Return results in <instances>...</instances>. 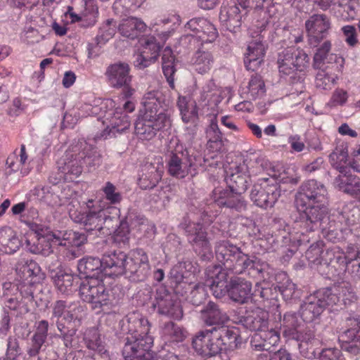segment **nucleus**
<instances>
[{
    "label": "nucleus",
    "mask_w": 360,
    "mask_h": 360,
    "mask_svg": "<svg viewBox=\"0 0 360 360\" xmlns=\"http://www.w3.org/2000/svg\"><path fill=\"white\" fill-rule=\"evenodd\" d=\"M327 189L325 186L315 180L310 179L304 182L296 194L295 206L300 212L299 219L295 221L292 231L289 232V239L292 248L283 257L287 262L293 255L297 248L309 241L306 233L321 229L323 237L329 241H334L338 233L330 229L332 215L328 216V210L326 205Z\"/></svg>",
    "instance_id": "obj_1"
},
{
    "label": "nucleus",
    "mask_w": 360,
    "mask_h": 360,
    "mask_svg": "<svg viewBox=\"0 0 360 360\" xmlns=\"http://www.w3.org/2000/svg\"><path fill=\"white\" fill-rule=\"evenodd\" d=\"M114 252L104 254L102 259L86 257L81 259L77 265L79 273L85 276L79 285L80 297L89 302L94 309H101L105 312L117 304L115 289L105 287V280L115 276L108 272L114 271V262L108 259H113Z\"/></svg>",
    "instance_id": "obj_2"
},
{
    "label": "nucleus",
    "mask_w": 360,
    "mask_h": 360,
    "mask_svg": "<svg viewBox=\"0 0 360 360\" xmlns=\"http://www.w3.org/2000/svg\"><path fill=\"white\" fill-rule=\"evenodd\" d=\"M70 217L76 223L82 224L84 230L90 235L97 236L112 233L113 222L117 219L110 214L118 215L120 211L103 201L89 200L82 205L73 198L68 204Z\"/></svg>",
    "instance_id": "obj_3"
},
{
    "label": "nucleus",
    "mask_w": 360,
    "mask_h": 360,
    "mask_svg": "<svg viewBox=\"0 0 360 360\" xmlns=\"http://www.w3.org/2000/svg\"><path fill=\"white\" fill-rule=\"evenodd\" d=\"M142 105L135 122V134L139 139L150 140L158 131L170 127L171 101L166 100L161 92L150 91L143 96Z\"/></svg>",
    "instance_id": "obj_4"
},
{
    "label": "nucleus",
    "mask_w": 360,
    "mask_h": 360,
    "mask_svg": "<svg viewBox=\"0 0 360 360\" xmlns=\"http://www.w3.org/2000/svg\"><path fill=\"white\" fill-rule=\"evenodd\" d=\"M180 22V16L176 13H169L151 22L149 29L153 34L139 40V51L134 56V66L139 69H143L154 63L159 56L161 48L173 35Z\"/></svg>",
    "instance_id": "obj_5"
},
{
    "label": "nucleus",
    "mask_w": 360,
    "mask_h": 360,
    "mask_svg": "<svg viewBox=\"0 0 360 360\" xmlns=\"http://www.w3.org/2000/svg\"><path fill=\"white\" fill-rule=\"evenodd\" d=\"M150 324L138 311L129 313L123 321L122 330L127 337L122 349L124 360H153L150 349L153 338L150 335Z\"/></svg>",
    "instance_id": "obj_6"
},
{
    "label": "nucleus",
    "mask_w": 360,
    "mask_h": 360,
    "mask_svg": "<svg viewBox=\"0 0 360 360\" xmlns=\"http://www.w3.org/2000/svg\"><path fill=\"white\" fill-rule=\"evenodd\" d=\"M356 300L354 289L347 283L322 288L310 295L301 305L300 316L304 323H312L327 307L347 305Z\"/></svg>",
    "instance_id": "obj_7"
},
{
    "label": "nucleus",
    "mask_w": 360,
    "mask_h": 360,
    "mask_svg": "<svg viewBox=\"0 0 360 360\" xmlns=\"http://www.w3.org/2000/svg\"><path fill=\"white\" fill-rule=\"evenodd\" d=\"M86 240L84 234L72 230L48 232L34 241L25 240V248L32 253L48 256L53 252L56 246L58 253L71 260L79 255V247Z\"/></svg>",
    "instance_id": "obj_8"
},
{
    "label": "nucleus",
    "mask_w": 360,
    "mask_h": 360,
    "mask_svg": "<svg viewBox=\"0 0 360 360\" xmlns=\"http://www.w3.org/2000/svg\"><path fill=\"white\" fill-rule=\"evenodd\" d=\"M60 178L72 181L82 172L83 165L91 168L101 164V156L97 150L84 140H81L58 162Z\"/></svg>",
    "instance_id": "obj_9"
},
{
    "label": "nucleus",
    "mask_w": 360,
    "mask_h": 360,
    "mask_svg": "<svg viewBox=\"0 0 360 360\" xmlns=\"http://www.w3.org/2000/svg\"><path fill=\"white\" fill-rule=\"evenodd\" d=\"M232 95L230 87H218L212 80L207 82L202 87L198 104L204 110V113L214 117L206 129L207 140L222 139L221 132L216 120L217 115L221 112L219 104L225 98H227L226 103H229Z\"/></svg>",
    "instance_id": "obj_10"
},
{
    "label": "nucleus",
    "mask_w": 360,
    "mask_h": 360,
    "mask_svg": "<svg viewBox=\"0 0 360 360\" xmlns=\"http://www.w3.org/2000/svg\"><path fill=\"white\" fill-rule=\"evenodd\" d=\"M304 323L300 314L293 312L285 314L281 324L283 336L287 340H294L298 343L300 352L307 358L315 356L316 348L319 340L315 338L314 333L308 327H304Z\"/></svg>",
    "instance_id": "obj_11"
},
{
    "label": "nucleus",
    "mask_w": 360,
    "mask_h": 360,
    "mask_svg": "<svg viewBox=\"0 0 360 360\" xmlns=\"http://www.w3.org/2000/svg\"><path fill=\"white\" fill-rule=\"evenodd\" d=\"M354 250L353 247H348L347 254L338 246H333L322 251L321 244L316 243L311 245L306 252V257L309 262L320 265L318 270L320 272L325 273L321 268L326 266L328 269L327 274L332 276H338L346 271V266L349 261V257Z\"/></svg>",
    "instance_id": "obj_12"
},
{
    "label": "nucleus",
    "mask_w": 360,
    "mask_h": 360,
    "mask_svg": "<svg viewBox=\"0 0 360 360\" xmlns=\"http://www.w3.org/2000/svg\"><path fill=\"white\" fill-rule=\"evenodd\" d=\"M195 268L191 261L179 262L170 270L169 278L176 283L174 290L176 294L183 296L190 291L186 298L193 304L198 305L205 297V290L200 283H195Z\"/></svg>",
    "instance_id": "obj_13"
},
{
    "label": "nucleus",
    "mask_w": 360,
    "mask_h": 360,
    "mask_svg": "<svg viewBox=\"0 0 360 360\" xmlns=\"http://www.w3.org/2000/svg\"><path fill=\"white\" fill-rule=\"evenodd\" d=\"M113 259H108L114 262V271L108 272L117 276L122 274L134 276V280L141 281L150 272V264L147 254L142 249L131 250L129 255L121 251H114Z\"/></svg>",
    "instance_id": "obj_14"
},
{
    "label": "nucleus",
    "mask_w": 360,
    "mask_h": 360,
    "mask_svg": "<svg viewBox=\"0 0 360 360\" xmlns=\"http://www.w3.org/2000/svg\"><path fill=\"white\" fill-rule=\"evenodd\" d=\"M331 47V41L326 40L317 48L314 56V68L321 70L316 77V86L321 89H331L338 79L337 75L329 74L323 67L332 65L336 71L341 72L345 63L343 57L330 52Z\"/></svg>",
    "instance_id": "obj_15"
},
{
    "label": "nucleus",
    "mask_w": 360,
    "mask_h": 360,
    "mask_svg": "<svg viewBox=\"0 0 360 360\" xmlns=\"http://www.w3.org/2000/svg\"><path fill=\"white\" fill-rule=\"evenodd\" d=\"M269 177L257 179L251 191L250 198L254 203L260 207L267 209L272 207L281 195L279 182L288 183L293 179L277 175L271 166L266 170Z\"/></svg>",
    "instance_id": "obj_16"
},
{
    "label": "nucleus",
    "mask_w": 360,
    "mask_h": 360,
    "mask_svg": "<svg viewBox=\"0 0 360 360\" xmlns=\"http://www.w3.org/2000/svg\"><path fill=\"white\" fill-rule=\"evenodd\" d=\"M269 167L270 162L263 158L233 165L225 169L226 183L231 191L242 195L248 188L250 176L265 172Z\"/></svg>",
    "instance_id": "obj_17"
},
{
    "label": "nucleus",
    "mask_w": 360,
    "mask_h": 360,
    "mask_svg": "<svg viewBox=\"0 0 360 360\" xmlns=\"http://www.w3.org/2000/svg\"><path fill=\"white\" fill-rule=\"evenodd\" d=\"M310 64L309 56L302 50L289 47L278 54V66L280 74L289 77L292 84L304 81Z\"/></svg>",
    "instance_id": "obj_18"
},
{
    "label": "nucleus",
    "mask_w": 360,
    "mask_h": 360,
    "mask_svg": "<svg viewBox=\"0 0 360 360\" xmlns=\"http://www.w3.org/2000/svg\"><path fill=\"white\" fill-rule=\"evenodd\" d=\"M135 104L132 101H127L123 108L115 105L112 108H105L103 115L98 118L105 128L95 139H106L128 129L131 124L128 113L133 112Z\"/></svg>",
    "instance_id": "obj_19"
},
{
    "label": "nucleus",
    "mask_w": 360,
    "mask_h": 360,
    "mask_svg": "<svg viewBox=\"0 0 360 360\" xmlns=\"http://www.w3.org/2000/svg\"><path fill=\"white\" fill-rule=\"evenodd\" d=\"M18 276L16 285L20 287L21 293L25 292L27 300L33 298L32 285L39 282L41 269L37 263L26 255H22L15 264Z\"/></svg>",
    "instance_id": "obj_20"
},
{
    "label": "nucleus",
    "mask_w": 360,
    "mask_h": 360,
    "mask_svg": "<svg viewBox=\"0 0 360 360\" xmlns=\"http://www.w3.org/2000/svg\"><path fill=\"white\" fill-rule=\"evenodd\" d=\"M359 210L352 203L343 207L340 212H338L337 214H332L331 222L328 225L332 226L330 229H335L338 231V238L333 243L339 240L341 233H347V231L354 233V234L360 238V223Z\"/></svg>",
    "instance_id": "obj_21"
},
{
    "label": "nucleus",
    "mask_w": 360,
    "mask_h": 360,
    "mask_svg": "<svg viewBox=\"0 0 360 360\" xmlns=\"http://www.w3.org/2000/svg\"><path fill=\"white\" fill-rule=\"evenodd\" d=\"M83 312V307L76 302L56 301L52 307L51 320L54 321L59 331L73 324L77 326Z\"/></svg>",
    "instance_id": "obj_22"
},
{
    "label": "nucleus",
    "mask_w": 360,
    "mask_h": 360,
    "mask_svg": "<svg viewBox=\"0 0 360 360\" xmlns=\"http://www.w3.org/2000/svg\"><path fill=\"white\" fill-rule=\"evenodd\" d=\"M186 31H190L187 35L181 37V40H188L191 44L212 43L217 37V29L207 19L203 18H193L185 26Z\"/></svg>",
    "instance_id": "obj_23"
},
{
    "label": "nucleus",
    "mask_w": 360,
    "mask_h": 360,
    "mask_svg": "<svg viewBox=\"0 0 360 360\" xmlns=\"http://www.w3.org/2000/svg\"><path fill=\"white\" fill-rule=\"evenodd\" d=\"M339 338L342 348L353 356H360V319L357 315L347 317L340 328Z\"/></svg>",
    "instance_id": "obj_24"
},
{
    "label": "nucleus",
    "mask_w": 360,
    "mask_h": 360,
    "mask_svg": "<svg viewBox=\"0 0 360 360\" xmlns=\"http://www.w3.org/2000/svg\"><path fill=\"white\" fill-rule=\"evenodd\" d=\"M152 307L159 314L173 319L179 321L183 317V309L176 296L169 292L165 287L156 290Z\"/></svg>",
    "instance_id": "obj_25"
},
{
    "label": "nucleus",
    "mask_w": 360,
    "mask_h": 360,
    "mask_svg": "<svg viewBox=\"0 0 360 360\" xmlns=\"http://www.w3.org/2000/svg\"><path fill=\"white\" fill-rule=\"evenodd\" d=\"M4 312L8 314V310L15 316L22 315L29 311L28 303L33 300H27L25 292L21 293L20 287L11 282L4 283Z\"/></svg>",
    "instance_id": "obj_26"
},
{
    "label": "nucleus",
    "mask_w": 360,
    "mask_h": 360,
    "mask_svg": "<svg viewBox=\"0 0 360 360\" xmlns=\"http://www.w3.org/2000/svg\"><path fill=\"white\" fill-rule=\"evenodd\" d=\"M46 264L49 276L58 290L65 295L71 293L73 291L74 283L78 282L77 276H75L68 269L63 268L59 258L56 261L48 259Z\"/></svg>",
    "instance_id": "obj_27"
},
{
    "label": "nucleus",
    "mask_w": 360,
    "mask_h": 360,
    "mask_svg": "<svg viewBox=\"0 0 360 360\" xmlns=\"http://www.w3.org/2000/svg\"><path fill=\"white\" fill-rule=\"evenodd\" d=\"M331 20L326 14H313L305 21L304 27L309 44L316 47L326 38L331 29Z\"/></svg>",
    "instance_id": "obj_28"
},
{
    "label": "nucleus",
    "mask_w": 360,
    "mask_h": 360,
    "mask_svg": "<svg viewBox=\"0 0 360 360\" xmlns=\"http://www.w3.org/2000/svg\"><path fill=\"white\" fill-rule=\"evenodd\" d=\"M189 242L195 251L204 260H209L213 257L212 247L204 226L200 223L190 222L185 228Z\"/></svg>",
    "instance_id": "obj_29"
},
{
    "label": "nucleus",
    "mask_w": 360,
    "mask_h": 360,
    "mask_svg": "<svg viewBox=\"0 0 360 360\" xmlns=\"http://www.w3.org/2000/svg\"><path fill=\"white\" fill-rule=\"evenodd\" d=\"M246 7L245 4H238L236 0H225L220 10V22L230 32H236L247 13Z\"/></svg>",
    "instance_id": "obj_30"
},
{
    "label": "nucleus",
    "mask_w": 360,
    "mask_h": 360,
    "mask_svg": "<svg viewBox=\"0 0 360 360\" xmlns=\"http://www.w3.org/2000/svg\"><path fill=\"white\" fill-rule=\"evenodd\" d=\"M218 336L214 328L201 330L193 338V348L201 356H215L221 352V342L217 340Z\"/></svg>",
    "instance_id": "obj_31"
},
{
    "label": "nucleus",
    "mask_w": 360,
    "mask_h": 360,
    "mask_svg": "<svg viewBox=\"0 0 360 360\" xmlns=\"http://www.w3.org/2000/svg\"><path fill=\"white\" fill-rule=\"evenodd\" d=\"M233 250L236 253L233 258L231 257L230 263H225L224 268L226 269L238 274H242L248 269H256L259 274H264L266 271L267 274H270L269 271L270 266L266 262L257 258L251 259L247 255L243 254L238 248H233Z\"/></svg>",
    "instance_id": "obj_32"
},
{
    "label": "nucleus",
    "mask_w": 360,
    "mask_h": 360,
    "mask_svg": "<svg viewBox=\"0 0 360 360\" xmlns=\"http://www.w3.org/2000/svg\"><path fill=\"white\" fill-rule=\"evenodd\" d=\"M224 266L212 265L205 271V284L210 287L214 297L219 298L228 291V274Z\"/></svg>",
    "instance_id": "obj_33"
},
{
    "label": "nucleus",
    "mask_w": 360,
    "mask_h": 360,
    "mask_svg": "<svg viewBox=\"0 0 360 360\" xmlns=\"http://www.w3.org/2000/svg\"><path fill=\"white\" fill-rule=\"evenodd\" d=\"M213 201L219 207H226L238 212L246 210L247 203L242 195L231 191L229 187H215L212 191Z\"/></svg>",
    "instance_id": "obj_34"
},
{
    "label": "nucleus",
    "mask_w": 360,
    "mask_h": 360,
    "mask_svg": "<svg viewBox=\"0 0 360 360\" xmlns=\"http://www.w3.org/2000/svg\"><path fill=\"white\" fill-rule=\"evenodd\" d=\"M82 103L78 108L77 117L78 118L91 115H103L107 108H112L115 101L112 99L101 100L96 98L93 94L82 95L81 97Z\"/></svg>",
    "instance_id": "obj_35"
},
{
    "label": "nucleus",
    "mask_w": 360,
    "mask_h": 360,
    "mask_svg": "<svg viewBox=\"0 0 360 360\" xmlns=\"http://www.w3.org/2000/svg\"><path fill=\"white\" fill-rule=\"evenodd\" d=\"M139 178V184L143 189L155 187L161 180L164 172L163 162L158 159L154 162H147L142 166Z\"/></svg>",
    "instance_id": "obj_36"
},
{
    "label": "nucleus",
    "mask_w": 360,
    "mask_h": 360,
    "mask_svg": "<svg viewBox=\"0 0 360 360\" xmlns=\"http://www.w3.org/2000/svg\"><path fill=\"white\" fill-rule=\"evenodd\" d=\"M265 53V46L259 39L250 41L244 58L246 68L252 71L257 70L264 61Z\"/></svg>",
    "instance_id": "obj_37"
},
{
    "label": "nucleus",
    "mask_w": 360,
    "mask_h": 360,
    "mask_svg": "<svg viewBox=\"0 0 360 360\" xmlns=\"http://www.w3.org/2000/svg\"><path fill=\"white\" fill-rule=\"evenodd\" d=\"M106 76L110 84L116 88L129 85L131 82L129 66L127 63H118L110 65L107 69Z\"/></svg>",
    "instance_id": "obj_38"
},
{
    "label": "nucleus",
    "mask_w": 360,
    "mask_h": 360,
    "mask_svg": "<svg viewBox=\"0 0 360 360\" xmlns=\"http://www.w3.org/2000/svg\"><path fill=\"white\" fill-rule=\"evenodd\" d=\"M268 312L261 308H256L248 314L243 321V326L256 333L270 331Z\"/></svg>",
    "instance_id": "obj_39"
},
{
    "label": "nucleus",
    "mask_w": 360,
    "mask_h": 360,
    "mask_svg": "<svg viewBox=\"0 0 360 360\" xmlns=\"http://www.w3.org/2000/svg\"><path fill=\"white\" fill-rule=\"evenodd\" d=\"M335 186L341 191L356 198L360 201V179L351 170L340 173L335 180Z\"/></svg>",
    "instance_id": "obj_40"
},
{
    "label": "nucleus",
    "mask_w": 360,
    "mask_h": 360,
    "mask_svg": "<svg viewBox=\"0 0 360 360\" xmlns=\"http://www.w3.org/2000/svg\"><path fill=\"white\" fill-rule=\"evenodd\" d=\"M252 284L244 279H232L229 285L227 293L234 302L243 304L251 297Z\"/></svg>",
    "instance_id": "obj_41"
},
{
    "label": "nucleus",
    "mask_w": 360,
    "mask_h": 360,
    "mask_svg": "<svg viewBox=\"0 0 360 360\" xmlns=\"http://www.w3.org/2000/svg\"><path fill=\"white\" fill-rule=\"evenodd\" d=\"M84 10L82 15H78L73 11L70 6L65 12L67 18H70L71 22H76L81 20L86 21V25H93L96 23L98 14V8L95 0H84Z\"/></svg>",
    "instance_id": "obj_42"
},
{
    "label": "nucleus",
    "mask_w": 360,
    "mask_h": 360,
    "mask_svg": "<svg viewBox=\"0 0 360 360\" xmlns=\"http://www.w3.org/2000/svg\"><path fill=\"white\" fill-rule=\"evenodd\" d=\"M146 29V24L141 18L136 17L123 19L118 25L120 34L131 39L137 38Z\"/></svg>",
    "instance_id": "obj_43"
},
{
    "label": "nucleus",
    "mask_w": 360,
    "mask_h": 360,
    "mask_svg": "<svg viewBox=\"0 0 360 360\" xmlns=\"http://www.w3.org/2000/svg\"><path fill=\"white\" fill-rule=\"evenodd\" d=\"M215 333L217 334V340H219L221 352L231 351L236 349L240 344V338L238 330L236 328L221 326L219 328H214Z\"/></svg>",
    "instance_id": "obj_44"
},
{
    "label": "nucleus",
    "mask_w": 360,
    "mask_h": 360,
    "mask_svg": "<svg viewBox=\"0 0 360 360\" xmlns=\"http://www.w3.org/2000/svg\"><path fill=\"white\" fill-rule=\"evenodd\" d=\"M279 341V332L271 328L270 331L255 333L252 337L250 345L253 350L260 351L269 346H276Z\"/></svg>",
    "instance_id": "obj_45"
},
{
    "label": "nucleus",
    "mask_w": 360,
    "mask_h": 360,
    "mask_svg": "<svg viewBox=\"0 0 360 360\" xmlns=\"http://www.w3.org/2000/svg\"><path fill=\"white\" fill-rule=\"evenodd\" d=\"M201 316L208 326L224 325L229 318L226 312L221 311L214 302H210L201 310Z\"/></svg>",
    "instance_id": "obj_46"
},
{
    "label": "nucleus",
    "mask_w": 360,
    "mask_h": 360,
    "mask_svg": "<svg viewBox=\"0 0 360 360\" xmlns=\"http://www.w3.org/2000/svg\"><path fill=\"white\" fill-rule=\"evenodd\" d=\"M22 245L16 233L10 227L0 229V251L6 254L15 252Z\"/></svg>",
    "instance_id": "obj_47"
},
{
    "label": "nucleus",
    "mask_w": 360,
    "mask_h": 360,
    "mask_svg": "<svg viewBox=\"0 0 360 360\" xmlns=\"http://www.w3.org/2000/svg\"><path fill=\"white\" fill-rule=\"evenodd\" d=\"M200 98V95L197 99V103H191L189 98L183 96H179L177 101V107L180 111L181 119L184 123H188L193 122L198 118V108L202 107L198 104V100Z\"/></svg>",
    "instance_id": "obj_48"
},
{
    "label": "nucleus",
    "mask_w": 360,
    "mask_h": 360,
    "mask_svg": "<svg viewBox=\"0 0 360 360\" xmlns=\"http://www.w3.org/2000/svg\"><path fill=\"white\" fill-rule=\"evenodd\" d=\"M329 158L333 167L338 170L340 173H344L345 171L350 169L351 160L347 158L348 147L347 143H341L338 144Z\"/></svg>",
    "instance_id": "obj_49"
},
{
    "label": "nucleus",
    "mask_w": 360,
    "mask_h": 360,
    "mask_svg": "<svg viewBox=\"0 0 360 360\" xmlns=\"http://www.w3.org/2000/svg\"><path fill=\"white\" fill-rule=\"evenodd\" d=\"M360 13V4L357 0H340L334 11V15L345 21L355 19Z\"/></svg>",
    "instance_id": "obj_50"
},
{
    "label": "nucleus",
    "mask_w": 360,
    "mask_h": 360,
    "mask_svg": "<svg viewBox=\"0 0 360 360\" xmlns=\"http://www.w3.org/2000/svg\"><path fill=\"white\" fill-rule=\"evenodd\" d=\"M191 63L195 71L203 75L212 68L214 58L210 51L199 49L192 57Z\"/></svg>",
    "instance_id": "obj_51"
},
{
    "label": "nucleus",
    "mask_w": 360,
    "mask_h": 360,
    "mask_svg": "<svg viewBox=\"0 0 360 360\" xmlns=\"http://www.w3.org/2000/svg\"><path fill=\"white\" fill-rule=\"evenodd\" d=\"M188 157L186 158L189 169L191 170V176H193L197 174L198 169L200 167L205 168L208 166H217L218 161L210 162L209 158L202 155L200 146L199 148H190L188 152Z\"/></svg>",
    "instance_id": "obj_52"
},
{
    "label": "nucleus",
    "mask_w": 360,
    "mask_h": 360,
    "mask_svg": "<svg viewBox=\"0 0 360 360\" xmlns=\"http://www.w3.org/2000/svg\"><path fill=\"white\" fill-rule=\"evenodd\" d=\"M184 154L172 153L167 162L168 172L170 175L183 179L191 175V170L186 160H183Z\"/></svg>",
    "instance_id": "obj_53"
},
{
    "label": "nucleus",
    "mask_w": 360,
    "mask_h": 360,
    "mask_svg": "<svg viewBox=\"0 0 360 360\" xmlns=\"http://www.w3.org/2000/svg\"><path fill=\"white\" fill-rule=\"evenodd\" d=\"M49 323L46 320L37 321L34 324L35 331L32 339V347L28 352L30 356H36L45 342L49 330Z\"/></svg>",
    "instance_id": "obj_54"
},
{
    "label": "nucleus",
    "mask_w": 360,
    "mask_h": 360,
    "mask_svg": "<svg viewBox=\"0 0 360 360\" xmlns=\"http://www.w3.org/2000/svg\"><path fill=\"white\" fill-rule=\"evenodd\" d=\"M83 340L89 350L94 351L101 356L106 355L107 350L98 329L95 328L86 329L84 333Z\"/></svg>",
    "instance_id": "obj_55"
},
{
    "label": "nucleus",
    "mask_w": 360,
    "mask_h": 360,
    "mask_svg": "<svg viewBox=\"0 0 360 360\" xmlns=\"http://www.w3.org/2000/svg\"><path fill=\"white\" fill-rule=\"evenodd\" d=\"M270 272L267 274L266 271L262 274V276L264 277V274L268 276V280L264 278L262 282L257 283L255 285V292L259 293L260 297L266 300H276L278 295V289L276 285L271 283V281L269 279L274 275V269L270 267L269 269Z\"/></svg>",
    "instance_id": "obj_56"
},
{
    "label": "nucleus",
    "mask_w": 360,
    "mask_h": 360,
    "mask_svg": "<svg viewBox=\"0 0 360 360\" xmlns=\"http://www.w3.org/2000/svg\"><path fill=\"white\" fill-rule=\"evenodd\" d=\"M162 68L164 75L172 89H174V75L176 72V61L170 47L167 46L162 52Z\"/></svg>",
    "instance_id": "obj_57"
},
{
    "label": "nucleus",
    "mask_w": 360,
    "mask_h": 360,
    "mask_svg": "<svg viewBox=\"0 0 360 360\" xmlns=\"http://www.w3.org/2000/svg\"><path fill=\"white\" fill-rule=\"evenodd\" d=\"M276 279H281L280 284L277 285V287L278 294L281 293L285 300L288 301L300 297V290L296 288L295 285L289 279L285 272L278 274Z\"/></svg>",
    "instance_id": "obj_58"
},
{
    "label": "nucleus",
    "mask_w": 360,
    "mask_h": 360,
    "mask_svg": "<svg viewBox=\"0 0 360 360\" xmlns=\"http://www.w3.org/2000/svg\"><path fill=\"white\" fill-rule=\"evenodd\" d=\"M161 337L166 342H182L186 337V331L173 322H167L161 330Z\"/></svg>",
    "instance_id": "obj_59"
},
{
    "label": "nucleus",
    "mask_w": 360,
    "mask_h": 360,
    "mask_svg": "<svg viewBox=\"0 0 360 360\" xmlns=\"http://www.w3.org/2000/svg\"><path fill=\"white\" fill-rule=\"evenodd\" d=\"M265 85L259 75H253L248 82L246 91L247 98L255 100L263 96L265 94Z\"/></svg>",
    "instance_id": "obj_60"
},
{
    "label": "nucleus",
    "mask_w": 360,
    "mask_h": 360,
    "mask_svg": "<svg viewBox=\"0 0 360 360\" xmlns=\"http://www.w3.org/2000/svg\"><path fill=\"white\" fill-rule=\"evenodd\" d=\"M233 248H238L227 240L219 242L215 247V253L217 260L225 266V263H230L231 257H233L236 252L232 251Z\"/></svg>",
    "instance_id": "obj_61"
},
{
    "label": "nucleus",
    "mask_w": 360,
    "mask_h": 360,
    "mask_svg": "<svg viewBox=\"0 0 360 360\" xmlns=\"http://www.w3.org/2000/svg\"><path fill=\"white\" fill-rule=\"evenodd\" d=\"M102 191L104 195V198L98 200V201H103L109 206L116 208L115 205L119 204L122 199V195L117 188L111 182H107L102 188ZM96 201V200H94Z\"/></svg>",
    "instance_id": "obj_62"
},
{
    "label": "nucleus",
    "mask_w": 360,
    "mask_h": 360,
    "mask_svg": "<svg viewBox=\"0 0 360 360\" xmlns=\"http://www.w3.org/2000/svg\"><path fill=\"white\" fill-rule=\"evenodd\" d=\"M146 0H115L113 10L117 15H123L129 11H134L140 8Z\"/></svg>",
    "instance_id": "obj_63"
},
{
    "label": "nucleus",
    "mask_w": 360,
    "mask_h": 360,
    "mask_svg": "<svg viewBox=\"0 0 360 360\" xmlns=\"http://www.w3.org/2000/svg\"><path fill=\"white\" fill-rule=\"evenodd\" d=\"M118 30L116 22L112 19H108L101 27L99 32L96 37L98 44H105L109 39L113 37Z\"/></svg>",
    "instance_id": "obj_64"
}]
</instances>
